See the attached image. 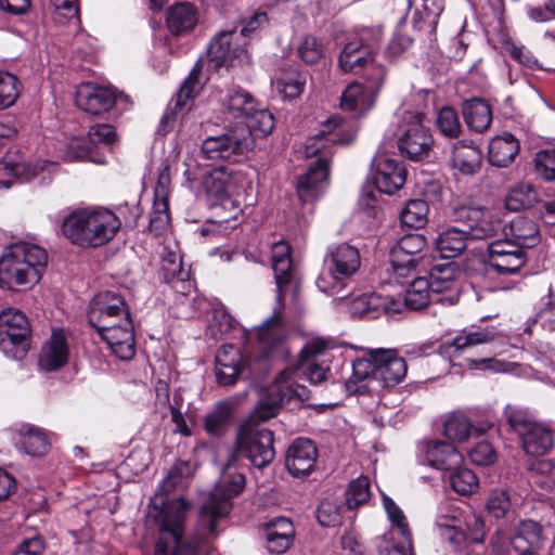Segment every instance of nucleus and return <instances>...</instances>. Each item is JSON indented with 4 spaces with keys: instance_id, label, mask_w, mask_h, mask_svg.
I'll list each match as a JSON object with an SVG mask.
<instances>
[{
    "instance_id": "nucleus-1",
    "label": "nucleus",
    "mask_w": 555,
    "mask_h": 555,
    "mask_svg": "<svg viewBox=\"0 0 555 555\" xmlns=\"http://www.w3.org/2000/svg\"><path fill=\"white\" fill-rule=\"evenodd\" d=\"M291 377L289 372L283 373L270 387L268 396L258 405L255 414L240 425L234 447L229 455V465H234L241 457H246L253 466L262 468L274 460L273 433L261 426L257 420L268 421L274 417L278 410L291 401L309 400V389L296 385Z\"/></svg>"
},
{
    "instance_id": "nucleus-2",
    "label": "nucleus",
    "mask_w": 555,
    "mask_h": 555,
    "mask_svg": "<svg viewBox=\"0 0 555 555\" xmlns=\"http://www.w3.org/2000/svg\"><path fill=\"white\" fill-rule=\"evenodd\" d=\"M272 269L278 288L276 304L272 315L263 322L258 332L261 349L259 358L284 361L289 351L285 341L286 328L281 311L284 308V288L293 280V262L288 243L280 241L272 245Z\"/></svg>"
},
{
    "instance_id": "nucleus-3",
    "label": "nucleus",
    "mask_w": 555,
    "mask_h": 555,
    "mask_svg": "<svg viewBox=\"0 0 555 555\" xmlns=\"http://www.w3.org/2000/svg\"><path fill=\"white\" fill-rule=\"evenodd\" d=\"M383 39L382 26L363 27L349 38L339 56L338 66L347 74L362 75L366 83L384 86L386 69L375 61Z\"/></svg>"
},
{
    "instance_id": "nucleus-4",
    "label": "nucleus",
    "mask_w": 555,
    "mask_h": 555,
    "mask_svg": "<svg viewBox=\"0 0 555 555\" xmlns=\"http://www.w3.org/2000/svg\"><path fill=\"white\" fill-rule=\"evenodd\" d=\"M120 227L119 218L107 208H82L64 218L62 233L79 247H100L111 242Z\"/></svg>"
},
{
    "instance_id": "nucleus-5",
    "label": "nucleus",
    "mask_w": 555,
    "mask_h": 555,
    "mask_svg": "<svg viewBox=\"0 0 555 555\" xmlns=\"http://www.w3.org/2000/svg\"><path fill=\"white\" fill-rule=\"evenodd\" d=\"M47 261L46 250L36 244H11L0 257V287L13 289L18 285L38 283Z\"/></svg>"
},
{
    "instance_id": "nucleus-6",
    "label": "nucleus",
    "mask_w": 555,
    "mask_h": 555,
    "mask_svg": "<svg viewBox=\"0 0 555 555\" xmlns=\"http://www.w3.org/2000/svg\"><path fill=\"white\" fill-rule=\"evenodd\" d=\"M232 466L229 465V462L227 463L220 483L201 508L198 524L194 532L201 543H206L218 535V521L230 513L232 498L238 495L245 487L246 480L242 473H229Z\"/></svg>"
},
{
    "instance_id": "nucleus-7",
    "label": "nucleus",
    "mask_w": 555,
    "mask_h": 555,
    "mask_svg": "<svg viewBox=\"0 0 555 555\" xmlns=\"http://www.w3.org/2000/svg\"><path fill=\"white\" fill-rule=\"evenodd\" d=\"M360 264V253L356 247L347 243L330 246L315 284L325 294L339 295Z\"/></svg>"
},
{
    "instance_id": "nucleus-8",
    "label": "nucleus",
    "mask_w": 555,
    "mask_h": 555,
    "mask_svg": "<svg viewBox=\"0 0 555 555\" xmlns=\"http://www.w3.org/2000/svg\"><path fill=\"white\" fill-rule=\"evenodd\" d=\"M503 414L511 430L518 436L526 454L540 457L553 449V431L538 422L528 410L508 404Z\"/></svg>"
},
{
    "instance_id": "nucleus-9",
    "label": "nucleus",
    "mask_w": 555,
    "mask_h": 555,
    "mask_svg": "<svg viewBox=\"0 0 555 555\" xmlns=\"http://www.w3.org/2000/svg\"><path fill=\"white\" fill-rule=\"evenodd\" d=\"M255 146L247 128L232 126L218 135L207 137L201 144V153L209 160L238 162Z\"/></svg>"
},
{
    "instance_id": "nucleus-10",
    "label": "nucleus",
    "mask_w": 555,
    "mask_h": 555,
    "mask_svg": "<svg viewBox=\"0 0 555 555\" xmlns=\"http://www.w3.org/2000/svg\"><path fill=\"white\" fill-rule=\"evenodd\" d=\"M30 326L21 310L8 308L0 312V350L13 359H22L30 347Z\"/></svg>"
},
{
    "instance_id": "nucleus-11",
    "label": "nucleus",
    "mask_w": 555,
    "mask_h": 555,
    "mask_svg": "<svg viewBox=\"0 0 555 555\" xmlns=\"http://www.w3.org/2000/svg\"><path fill=\"white\" fill-rule=\"evenodd\" d=\"M247 42L242 41V35L236 29L222 30L210 41L208 56L215 67H234L249 64L250 55Z\"/></svg>"
},
{
    "instance_id": "nucleus-12",
    "label": "nucleus",
    "mask_w": 555,
    "mask_h": 555,
    "mask_svg": "<svg viewBox=\"0 0 555 555\" xmlns=\"http://www.w3.org/2000/svg\"><path fill=\"white\" fill-rule=\"evenodd\" d=\"M544 534L542 526L531 519L522 520L515 528L514 534L493 545L495 555H540Z\"/></svg>"
},
{
    "instance_id": "nucleus-13",
    "label": "nucleus",
    "mask_w": 555,
    "mask_h": 555,
    "mask_svg": "<svg viewBox=\"0 0 555 555\" xmlns=\"http://www.w3.org/2000/svg\"><path fill=\"white\" fill-rule=\"evenodd\" d=\"M528 262L525 249L508 240H496L489 244L485 263L499 275H512L520 271Z\"/></svg>"
},
{
    "instance_id": "nucleus-14",
    "label": "nucleus",
    "mask_w": 555,
    "mask_h": 555,
    "mask_svg": "<svg viewBox=\"0 0 555 555\" xmlns=\"http://www.w3.org/2000/svg\"><path fill=\"white\" fill-rule=\"evenodd\" d=\"M426 238L418 233L402 236L390 249V263L398 278H406L413 273L424 259L423 251Z\"/></svg>"
},
{
    "instance_id": "nucleus-15",
    "label": "nucleus",
    "mask_w": 555,
    "mask_h": 555,
    "mask_svg": "<svg viewBox=\"0 0 555 555\" xmlns=\"http://www.w3.org/2000/svg\"><path fill=\"white\" fill-rule=\"evenodd\" d=\"M372 170L374 185L382 193L391 195L405 183L406 169L403 163L386 153L375 155Z\"/></svg>"
},
{
    "instance_id": "nucleus-16",
    "label": "nucleus",
    "mask_w": 555,
    "mask_h": 555,
    "mask_svg": "<svg viewBox=\"0 0 555 555\" xmlns=\"http://www.w3.org/2000/svg\"><path fill=\"white\" fill-rule=\"evenodd\" d=\"M130 318L125 299L115 292L99 293L91 301L88 321L96 331L111 325L112 318Z\"/></svg>"
},
{
    "instance_id": "nucleus-17",
    "label": "nucleus",
    "mask_w": 555,
    "mask_h": 555,
    "mask_svg": "<svg viewBox=\"0 0 555 555\" xmlns=\"http://www.w3.org/2000/svg\"><path fill=\"white\" fill-rule=\"evenodd\" d=\"M244 182L245 175L242 171L220 166L205 175L203 188L208 196L222 201L238 195Z\"/></svg>"
},
{
    "instance_id": "nucleus-18",
    "label": "nucleus",
    "mask_w": 555,
    "mask_h": 555,
    "mask_svg": "<svg viewBox=\"0 0 555 555\" xmlns=\"http://www.w3.org/2000/svg\"><path fill=\"white\" fill-rule=\"evenodd\" d=\"M357 134V130L345 122L337 115L330 117L319 133L309 138L305 146L307 157L315 156L327 142L335 144H349Z\"/></svg>"
},
{
    "instance_id": "nucleus-19",
    "label": "nucleus",
    "mask_w": 555,
    "mask_h": 555,
    "mask_svg": "<svg viewBox=\"0 0 555 555\" xmlns=\"http://www.w3.org/2000/svg\"><path fill=\"white\" fill-rule=\"evenodd\" d=\"M467 216L469 222L465 228L470 240H489L506 231L504 214L500 209L472 208Z\"/></svg>"
},
{
    "instance_id": "nucleus-20",
    "label": "nucleus",
    "mask_w": 555,
    "mask_h": 555,
    "mask_svg": "<svg viewBox=\"0 0 555 555\" xmlns=\"http://www.w3.org/2000/svg\"><path fill=\"white\" fill-rule=\"evenodd\" d=\"M375 378L383 387H392L401 383L406 375L405 360L398 354L396 349L375 348Z\"/></svg>"
},
{
    "instance_id": "nucleus-21",
    "label": "nucleus",
    "mask_w": 555,
    "mask_h": 555,
    "mask_svg": "<svg viewBox=\"0 0 555 555\" xmlns=\"http://www.w3.org/2000/svg\"><path fill=\"white\" fill-rule=\"evenodd\" d=\"M75 103L78 108L90 115H101L114 107L116 94L107 87L87 82L78 86Z\"/></svg>"
},
{
    "instance_id": "nucleus-22",
    "label": "nucleus",
    "mask_w": 555,
    "mask_h": 555,
    "mask_svg": "<svg viewBox=\"0 0 555 555\" xmlns=\"http://www.w3.org/2000/svg\"><path fill=\"white\" fill-rule=\"evenodd\" d=\"M117 327L104 326L96 332L112 352L120 360H130L135 353V340L131 318H124Z\"/></svg>"
},
{
    "instance_id": "nucleus-23",
    "label": "nucleus",
    "mask_w": 555,
    "mask_h": 555,
    "mask_svg": "<svg viewBox=\"0 0 555 555\" xmlns=\"http://www.w3.org/2000/svg\"><path fill=\"white\" fill-rule=\"evenodd\" d=\"M418 456L423 463L450 472L459 468L463 462V456L455 447L443 441H422L418 444Z\"/></svg>"
},
{
    "instance_id": "nucleus-24",
    "label": "nucleus",
    "mask_w": 555,
    "mask_h": 555,
    "mask_svg": "<svg viewBox=\"0 0 555 555\" xmlns=\"http://www.w3.org/2000/svg\"><path fill=\"white\" fill-rule=\"evenodd\" d=\"M317 460L315 443L308 438H297L288 447L285 466L292 476L306 477L313 472Z\"/></svg>"
},
{
    "instance_id": "nucleus-25",
    "label": "nucleus",
    "mask_w": 555,
    "mask_h": 555,
    "mask_svg": "<svg viewBox=\"0 0 555 555\" xmlns=\"http://www.w3.org/2000/svg\"><path fill=\"white\" fill-rule=\"evenodd\" d=\"M351 313L366 319H376L380 314L392 317L402 311L400 299L382 296L376 293L362 294L351 301Z\"/></svg>"
},
{
    "instance_id": "nucleus-26",
    "label": "nucleus",
    "mask_w": 555,
    "mask_h": 555,
    "mask_svg": "<svg viewBox=\"0 0 555 555\" xmlns=\"http://www.w3.org/2000/svg\"><path fill=\"white\" fill-rule=\"evenodd\" d=\"M433 144L434 139L429 130L418 121L410 124L398 142L400 152L414 162L426 158Z\"/></svg>"
},
{
    "instance_id": "nucleus-27",
    "label": "nucleus",
    "mask_w": 555,
    "mask_h": 555,
    "mask_svg": "<svg viewBox=\"0 0 555 555\" xmlns=\"http://www.w3.org/2000/svg\"><path fill=\"white\" fill-rule=\"evenodd\" d=\"M328 179V159L320 157L314 166L299 177L297 193L301 202L310 203L323 195Z\"/></svg>"
},
{
    "instance_id": "nucleus-28",
    "label": "nucleus",
    "mask_w": 555,
    "mask_h": 555,
    "mask_svg": "<svg viewBox=\"0 0 555 555\" xmlns=\"http://www.w3.org/2000/svg\"><path fill=\"white\" fill-rule=\"evenodd\" d=\"M382 88L383 86L375 83L363 86L352 82L343 92L340 106L344 111L353 113L356 117H361L374 106Z\"/></svg>"
},
{
    "instance_id": "nucleus-29",
    "label": "nucleus",
    "mask_w": 555,
    "mask_h": 555,
    "mask_svg": "<svg viewBox=\"0 0 555 555\" xmlns=\"http://www.w3.org/2000/svg\"><path fill=\"white\" fill-rule=\"evenodd\" d=\"M325 348L326 345L322 341H311L307 344L300 351L299 366L297 369H286L282 371L275 379H278L283 373L289 372V375L292 376L291 378L294 383L301 386L296 382L295 375L299 371H302L311 384L318 385L322 383L326 378L328 369L323 367L313 361H309V358L322 353ZM275 382L276 380H274V383Z\"/></svg>"
},
{
    "instance_id": "nucleus-30",
    "label": "nucleus",
    "mask_w": 555,
    "mask_h": 555,
    "mask_svg": "<svg viewBox=\"0 0 555 555\" xmlns=\"http://www.w3.org/2000/svg\"><path fill=\"white\" fill-rule=\"evenodd\" d=\"M374 349H369L365 357L358 358L352 363V375L347 380V389L353 393H366L375 390Z\"/></svg>"
},
{
    "instance_id": "nucleus-31",
    "label": "nucleus",
    "mask_w": 555,
    "mask_h": 555,
    "mask_svg": "<svg viewBox=\"0 0 555 555\" xmlns=\"http://www.w3.org/2000/svg\"><path fill=\"white\" fill-rule=\"evenodd\" d=\"M503 235L505 236L504 240L513 242L525 250L537 246L541 241L537 222L521 215L506 221V231Z\"/></svg>"
},
{
    "instance_id": "nucleus-32",
    "label": "nucleus",
    "mask_w": 555,
    "mask_h": 555,
    "mask_svg": "<svg viewBox=\"0 0 555 555\" xmlns=\"http://www.w3.org/2000/svg\"><path fill=\"white\" fill-rule=\"evenodd\" d=\"M263 535L270 553H284L294 542L295 527L288 518L278 517L266 524Z\"/></svg>"
},
{
    "instance_id": "nucleus-33",
    "label": "nucleus",
    "mask_w": 555,
    "mask_h": 555,
    "mask_svg": "<svg viewBox=\"0 0 555 555\" xmlns=\"http://www.w3.org/2000/svg\"><path fill=\"white\" fill-rule=\"evenodd\" d=\"M241 353L233 345L222 346L216 356V379L220 386H232L240 374Z\"/></svg>"
},
{
    "instance_id": "nucleus-34",
    "label": "nucleus",
    "mask_w": 555,
    "mask_h": 555,
    "mask_svg": "<svg viewBox=\"0 0 555 555\" xmlns=\"http://www.w3.org/2000/svg\"><path fill=\"white\" fill-rule=\"evenodd\" d=\"M457 269L455 263L448 262L436 264L430 269L427 283H430V291L435 294L443 292L451 293L446 299L454 304L459 298V285L456 281Z\"/></svg>"
},
{
    "instance_id": "nucleus-35",
    "label": "nucleus",
    "mask_w": 555,
    "mask_h": 555,
    "mask_svg": "<svg viewBox=\"0 0 555 555\" xmlns=\"http://www.w3.org/2000/svg\"><path fill=\"white\" fill-rule=\"evenodd\" d=\"M68 358V347L64 333L53 331L50 339L43 345L39 365L42 370L51 372L62 367Z\"/></svg>"
},
{
    "instance_id": "nucleus-36",
    "label": "nucleus",
    "mask_w": 555,
    "mask_h": 555,
    "mask_svg": "<svg viewBox=\"0 0 555 555\" xmlns=\"http://www.w3.org/2000/svg\"><path fill=\"white\" fill-rule=\"evenodd\" d=\"M197 10L189 2H177L167 10L166 23L172 35L191 31L197 24Z\"/></svg>"
},
{
    "instance_id": "nucleus-37",
    "label": "nucleus",
    "mask_w": 555,
    "mask_h": 555,
    "mask_svg": "<svg viewBox=\"0 0 555 555\" xmlns=\"http://www.w3.org/2000/svg\"><path fill=\"white\" fill-rule=\"evenodd\" d=\"M519 152V143L511 133L493 138L489 143L488 159L495 167L509 166Z\"/></svg>"
},
{
    "instance_id": "nucleus-38",
    "label": "nucleus",
    "mask_w": 555,
    "mask_h": 555,
    "mask_svg": "<svg viewBox=\"0 0 555 555\" xmlns=\"http://www.w3.org/2000/svg\"><path fill=\"white\" fill-rule=\"evenodd\" d=\"M482 153L473 142L460 141L453 144L451 163L464 175H474L480 168Z\"/></svg>"
},
{
    "instance_id": "nucleus-39",
    "label": "nucleus",
    "mask_w": 555,
    "mask_h": 555,
    "mask_svg": "<svg viewBox=\"0 0 555 555\" xmlns=\"http://www.w3.org/2000/svg\"><path fill=\"white\" fill-rule=\"evenodd\" d=\"M468 240L470 237L465 227L449 228L437 236L435 244L442 258L452 259L466 249Z\"/></svg>"
},
{
    "instance_id": "nucleus-40",
    "label": "nucleus",
    "mask_w": 555,
    "mask_h": 555,
    "mask_svg": "<svg viewBox=\"0 0 555 555\" xmlns=\"http://www.w3.org/2000/svg\"><path fill=\"white\" fill-rule=\"evenodd\" d=\"M199 74L201 67L196 64L194 68L190 72L189 76L185 78L184 82L182 83L177 93L175 109H168L163 115L159 121V129L162 131H168V127H170L175 120L176 109L182 108L185 102L189 99H192L197 93L199 88Z\"/></svg>"
},
{
    "instance_id": "nucleus-41",
    "label": "nucleus",
    "mask_w": 555,
    "mask_h": 555,
    "mask_svg": "<svg viewBox=\"0 0 555 555\" xmlns=\"http://www.w3.org/2000/svg\"><path fill=\"white\" fill-rule=\"evenodd\" d=\"M462 113L466 125L476 132L486 131L492 122L490 105L482 99L474 98L465 101Z\"/></svg>"
},
{
    "instance_id": "nucleus-42",
    "label": "nucleus",
    "mask_w": 555,
    "mask_h": 555,
    "mask_svg": "<svg viewBox=\"0 0 555 555\" xmlns=\"http://www.w3.org/2000/svg\"><path fill=\"white\" fill-rule=\"evenodd\" d=\"M22 449L31 456H43L50 450V439L47 433L33 425H23L18 429Z\"/></svg>"
},
{
    "instance_id": "nucleus-43",
    "label": "nucleus",
    "mask_w": 555,
    "mask_h": 555,
    "mask_svg": "<svg viewBox=\"0 0 555 555\" xmlns=\"http://www.w3.org/2000/svg\"><path fill=\"white\" fill-rule=\"evenodd\" d=\"M195 468L189 461H177L162 480L156 492L155 500L162 495H168L176 488L184 486L194 475Z\"/></svg>"
},
{
    "instance_id": "nucleus-44",
    "label": "nucleus",
    "mask_w": 555,
    "mask_h": 555,
    "mask_svg": "<svg viewBox=\"0 0 555 555\" xmlns=\"http://www.w3.org/2000/svg\"><path fill=\"white\" fill-rule=\"evenodd\" d=\"M224 103L234 118H244V120L255 112V107L258 105L255 98L241 87H231L227 92Z\"/></svg>"
},
{
    "instance_id": "nucleus-45",
    "label": "nucleus",
    "mask_w": 555,
    "mask_h": 555,
    "mask_svg": "<svg viewBox=\"0 0 555 555\" xmlns=\"http://www.w3.org/2000/svg\"><path fill=\"white\" fill-rule=\"evenodd\" d=\"M233 406L229 401H220L207 413L204 421L205 430L211 436H222L229 428Z\"/></svg>"
},
{
    "instance_id": "nucleus-46",
    "label": "nucleus",
    "mask_w": 555,
    "mask_h": 555,
    "mask_svg": "<svg viewBox=\"0 0 555 555\" xmlns=\"http://www.w3.org/2000/svg\"><path fill=\"white\" fill-rule=\"evenodd\" d=\"M308 74L297 69H288L281 74L274 82L275 90L283 99L299 96L306 86Z\"/></svg>"
},
{
    "instance_id": "nucleus-47",
    "label": "nucleus",
    "mask_w": 555,
    "mask_h": 555,
    "mask_svg": "<svg viewBox=\"0 0 555 555\" xmlns=\"http://www.w3.org/2000/svg\"><path fill=\"white\" fill-rule=\"evenodd\" d=\"M237 128H247L251 139L255 140L256 135L266 137L270 134L274 128V117L272 113L266 108L255 107L248 117L235 125Z\"/></svg>"
},
{
    "instance_id": "nucleus-48",
    "label": "nucleus",
    "mask_w": 555,
    "mask_h": 555,
    "mask_svg": "<svg viewBox=\"0 0 555 555\" xmlns=\"http://www.w3.org/2000/svg\"><path fill=\"white\" fill-rule=\"evenodd\" d=\"M430 283L425 278L414 279L405 291L402 308L406 307L411 310H420L425 308L430 301Z\"/></svg>"
},
{
    "instance_id": "nucleus-49",
    "label": "nucleus",
    "mask_w": 555,
    "mask_h": 555,
    "mask_svg": "<svg viewBox=\"0 0 555 555\" xmlns=\"http://www.w3.org/2000/svg\"><path fill=\"white\" fill-rule=\"evenodd\" d=\"M499 336L500 333L495 327H487L457 335L452 339L450 346L454 348L455 353H460L470 349L474 346L493 341Z\"/></svg>"
},
{
    "instance_id": "nucleus-50",
    "label": "nucleus",
    "mask_w": 555,
    "mask_h": 555,
    "mask_svg": "<svg viewBox=\"0 0 555 555\" xmlns=\"http://www.w3.org/2000/svg\"><path fill=\"white\" fill-rule=\"evenodd\" d=\"M444 10V0H423V10L414 17V25L420 30L433 33Z\"/></svg>"
},
{
    "instance_id": "nucleus-51",
    "label": "nucleus",
    "mask_w": 555,
    "mask_h": 555,
    "mask_svg": "<svg viewBox=\"0 0 555 555\" xmlns=\"http://www.w3.org/2000/svg\"><path fill=\"white\" fill-rule=\"evenodd\" d=\"M64 158L68 162L90 160L95 164H105L106 159L103 155L99 156L89 143V140L82 138L72 139L65 147Z\"/></svg>"
},
{
    "instance_id": "nucleus-52",
    "label": "nucleus",
    "mask_w": 555,
    "mask_h": 555,
    "mask_svg": "<svg viewBox=\"0 0 555 555\" xmlns=\"http://www.w3.org/2000/svg\"><path fill=\"white\" fill-rule=\"evenodd\" d=\"M429 208L423 199L409 201L400 214L401 223L409 228H422L427 221Z\"/></svg>"
},
{
    "instance_id": "nucleus-53",
    "label": "nucleus",
    "mask_w": 555,
    "mask_h": 555,
    "mask_svg": "<svg viewBox=\"0 0 555 555\" xmlns=\"http://www.w3.org/2000/svg\"><path fill=\"white\" fill-rule=\"evenodd\" d=\"M537 201V193L532 185H519L512 190L505 198V208L509 211L530 208Z\"/></svg>"
},
{
    "instance_id": "nucleus-54",
    "label": "nucleus",
    "mask_w": 555,
    "mask_h": 555,
    "mask_svg": "<svg viewBox=\"0 0 555 555\" xmlns=\"http://www.w3.org/2000/svg\"><path fill=\"white\" fill-rule=\"evenodd\" d=\"M473 429L472 423L463 413L451 414L443 424V433L450 439L457 442L465 441Z\"/></svg>"
},
{
    "instance_id": "nucleus-55",
    "label": "nucleus",
    "mask_w": 555,
    "mask_h": 555,
    "mask_svg": "<svg viewBox=\"0 0 555 555\" xmlns=\"http://www.w3.org/2000/svg\"><path fill=\"white\" fill-rule=\"evenodd\" d=\"M88 140L94 152L99 149L103 151H112V146L117 141V134L113 126L107 124H98L90 127L88 131Z\"/></svg>"
},
{
    "instance_id": "nucleus-56",
    "label": "nucleus",
    "mask_w": 555,
    "mask_h": 555,
    "mask_svg": "<svg viewBox=\"0 0 555 555\" xmlns=\"http://www.w3.org/2000/svg\"><path fill=\"white\" fill-rule=\"evenodd\" d=\"M370 488V479L365 476H360L350 481L346 491V504L348 508L353 509L365 504L371 498Z\"/></svg>"
},
{
    "instance_id": "nucleus-57",
    "label": "nucleus",
    "mask_w": 555,
    "mask_h": 555,
    "mask_svg": "<svg viewBox=\"0 0 555 555\" xmlns=\"http://www.w3.org/2000/svg\"><path fill=\"white\" fill-rule=\"evenodd\" d=\"M21 83L16 76L0 70V109L12 106L20 96Z\"/></svg>"
},
{
    "instance_id": "nucleus-58",
    "label": "nucleus",
    "mask_w": 555,
    "mask_h": 555,
    "mask_svg": "<svg viewBox=\"0 0 555 555\" xmlns=\"http://www.w3.org/2000/svg\"><path fill=\"white\" fill-rule=\"evenodd\" d=\"M450 486L460 494H470L478 488V479L475 473L468 468L453 469L449 477Z\"/></svg>"
},
{
    "instance_id": "nucleus-59",
    "label": "nucleus",
    "mask_w": 555,
    "mask_h": 555,
    "mask_svg": "<svg viewBox=\"0 0 555 555\" xmlns=\"http://www.w3.org/2000/svg\"><path fill=\"white\" fill-rule=\"evenodd\" d=\"M317 519L323 527H335L341 522V506L338 501L324 499L318 506Z\"/></svg>"
},
{
    "instance_id": "nucleus-60",
    "label": "nucleus",
    "mask_w": 555,
    "mask_h": 555,
    "mask_svg": "<svg viewBox=\"0 0 555 555\" xmlns=\"http://www.w3.org/2000/svg\"><path fill=\"white\" fill-rule=\"evenodd\" d=\"M190 272L182 268V262L175 255L168 259H164L160 270L159 278L169 284L177 282H185L189 280Z\"/></svg>"
},
{
    "instance_id": "nucleus-61",
    "label": "nucleus",
    "mask_w": 555,
    "mask_h": 555,
    "mask_svg": "<svg viewBox=\"0 0 555 555\" xmlns=\"http://www.w3.org/2000/svg\"><path fill=\"white\" fill-rule=\"evenodd\" d=\"M54 11V20L59 23L80 24L77 0H50Z\"/></svg>"
},
{
    "instance_id": "nucleus-62",
    "label": "nucleus",
    "mask_w": 555,
    "mask_h": 555,
    "mask_svg": "<svg viewBox=\"0 0 555 555\" xmlns=\"http://www.w3.org/2000/svg\"><path fill=\"white\" fill-rule=\"evenodd\" d=\"M384 507L387 512V515L392 522V525L397 528L399 534L404 539V541L410 545L411 544V531L409 528L408 520L400 509V507L388 496H384L383 499Z\"/></svg>"
},
{
    "instance_id": "nucleus-63",
    "label": "nucleus",
    "mask_w": 555,
    "mask_h": 555,
    "mask_svg": "<svg viewBox=\"0 0 555 555\" xmlns=\"http://www.w3.org/2000/svg\"><path fill=\"white\" fill-rule=\"evenodd\" d=\"M437 126L441 133L448 138H456L461 132L457 113L450 106H444L439 111Z\"/></svg>"
},
{
    "instance_id": "nucleus-64",
    "label": "nucleus",
    "mask_w": 555,
    "mask_h": 555,
    "mask_svg": "<svg viewBox=\"0 0 555 555\" xmlns=\"http://www.w3.org/2000/svg\"><path fill=\"white\" fill-rule=\"evenodd\" d=\"M298 56L308 65L317 64L324 55L323 47L313 36H306L297 49Z\"/></svg>"
}]
</instances>
